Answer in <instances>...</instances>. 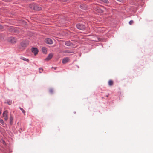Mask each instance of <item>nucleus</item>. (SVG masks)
Returning a JSON list of instances; mask_svg holds the SVG:
<instances>
[{
    "label": "nucleus",
    "mask_w": 153,
    "mask_h": 153,
    "mask_svg": "<svg viewBox=\"0 0 153 153\" xmlns=\"http://www.w3.org/2000/svg\"><path fill=\"white\" fill-rule=\"evenodd\" d=\"M3 28V27L1 25H0V29H2Z\"/></svg>",
    "instance_id": "obj_27"
},
{
    "label": "nucleus",
    "mask_w": 153,
    "mask_h": 153,
    "mask_svg": "<svg viewBox=\"0 0 153 153\" xmlns=\"http://www.w3.org/2000/svg\"><path fill=\"white\" fill-rule=\"evenodd\" d=\"M45 42L48 44L51 45L53 43V40L49 38H47L45 39Z\"/></svg>",
    "instance_id": "obj_5"
},
{
    "label": "nucleus",
    "mask_w": 153,
    "mask_h": 153,
    "mask_svg": "<svg viewBox=\"0 0 153 153\" xmlns=\"http://www.w3.org/2000/svg\"><path fill=\"white\" fill-rule=\"evenodd\" d=\"M42 51L44 53H46L47 52V50L45 47H43L42 48Z\"/></svg>",
    "instance_id": "obj_15"
},
{
    "label": "nucleus",
    "mask_w": 153,
    "mask_h": 153,
    "mask_svg": "<svg viewBox=\"0 0 153 153\" xmlns=\"http://www.w3.org/2000/svg\"><path fill=\"white\" fill-rule=\"evenodd\" d=\"M53 90L51 88L50 89L49 92L51 94H52L53 93Z\"/></svg>",
    "instance_id": "obj_23"
},
{
    "label": "nucleus",
    "mask_w": 153,
    "mask_h": 153,
    "mask_svg": "<svg viewBox=\"0 0 153 153\" xmlns=\"http://www.w3.org/2000/svg\"><path fill=\"white\" fill-rule=\"evenodd\" d=\"M0 123L2 125H4V124L3 120L1 118H0Z\"/></svg>",
    "instance_id": "obj_19"
},
{
    "label": "nucleus",
    "mask_w": 153,
    "mask_h": 153,
    "mask_svg": "<svg viewBox=\"0 0 153 153\" xmlns=\"http://www.w3.org/2000/svg\"><path fill=\"white\" fill-rule=\"evenodd\" d=\"M8 40L11 43H15L16 42L17 39L15 37H10L8 38Z\"/></svg>",
    "instance_id": "obj_4"
},
{
    "label": "nucleus",
    "mask_w": 153,
    "mask_h": 153,
    "mask_svg": "<svg viewBox=\"0 0 153 153\" xmlns=\"http://www.w3.org/2000/svg\"><path fill=\"white\" fill-rule=\"evenodd\" d=\"M64 52L65 53H72V52H70L69 50H68L65 51Z\"/></svg>",
    "instance_id": "obj_21"
},
{
    "label": "nucleus",
    "mask_w": 153,
    "mask_h": 153,
    "mask_svg": "<svg viewBox=\"0 0 153 153\" xmlns=\"http://www.w3.org/2000/svg\"><path fill=\"white\" fill-rule=\"evenodd\" d=\"M53 56L52 53H50L48 55L47 57L45 59V60L48 61L51 59Z\"/></svg>",
    "instance_id": "obj_9"
},
{
    "label": "nucleus",
    "mask_w": 153,
    "mask_h": 153,
    "mask_svg": "<svg viewBox=\"0 0 153 153\" xmlns=\"http://www.w3.org/2000/svg\"><path fill=\"white\" fill-rule=\"evenodd\" d=\"M113 84V81L112 80H109L108 81V85L110 86H112Z\"/></svg>",
    "instance_id": "obj_18"
},
{
    "label": "nucleus",
    "mask_w": 153,
    "mask_h": 153,
    "mask_svg": "<svg viewBox=\"0 0 153 153\" xmlns=\"http://www.w3.org/2000/svg\"><path fill=\"white\" fill-rule=\"evenodd\" d=\"M19 109L22 111V112L25 115V111L21 107H19Z\"/></svg>",
    "instance_id": "obj_20"
},
{
    "label": "nucleus",
    "mask_w": 153,
    "mask_h": 153,
    "mask_svg": "<svg viewBox=\"0 0 153 153\" xmlns=\"http://www.w3.org/2000/svg\"><path fill=\"white\" fill-rule=\"evenodd\" d=\"M52 68H53L54 70H56V68H57V67H52Z\"/></svg>",
    "instance_id": "obj_28"
},
{
    "label": "nucleus",
    "mask_w": 153,
    "mask_h": 153,
    "mask_svg": "<svg viewBox=\"0 0 153 153\" xmlns=\"http://www.w3.org/2000/svg\"><path fill=\"white\" fill-rule=\"evenodd\" d=\"M62 1H67V0H62Z\"/></svg>",
    "instance_id": "obj_31"
},
{
    "label": "nucleus",
    "mask_w": 153,
    "mask_h": 153,
    "mask_svg": "<svg viewBox=\"0 0 153 153\" xmlns=\"http://www.w3.org/2000/svg\"><path fill=\"white\" fill-rule=\"evenodd\" d=\"M30 7L36 10H41V7L35 4H31L30 6Z\"/></svg>",
    "instance_id": "obj_2"
},
{
    "label": "nucleus",
    "mask_w": 153,
    "mask_h": 153,
    "mask_svg": "<svg viewBox=\"0 0 153 153\" xmlns=\"http://www.w3.org/2000/svg\"><path fill=\"white\" fill-rule=\"evenodd\" d=\"M13 117L11 114L10 115V123L11 125L13 124Z\"/></svg>",
    "instance_id": "obj_12"
},
{
    "label": "nucleus",
    "mask_w": 153,
    "mask_h": 153,
    "mask_svg": "<svg viewBox=\"0 0 153 153\" xmlns=\"http://www.w3.org/2000/svg\"><path fill=\"white\" fill-rule=\"evenodd\" d=\"M4 120L5 121H7L8 120V116L6 117H4Z\"/></svg>",
    "instance_id": "obj_26"
},
{
    "label": "nucleus",
    "mask_w": 153,
    "mask_h": 153,
    "mask_svg": "<svg viewBox=\"0 0 153 153\" xmlns=\"http://www.w3.org/2000/svg\"><path fill=\"white\" fill-rule=\"evenodd\" d=\"M10 0H4V1L6 2H8Z\"/></svg>",
    "instance_id": "obj_29"
},
{
    "label": "nucleus",
    "mask_w": 153,
    "mask_h": 153,
    "mask_svg": "<svg viewBox=\"0 0 153 153\" xmlns=\"http://www.w3.org/2000/svg\"><path fill=\"white\" fill-rule=\"evenodd\" d=\"M5 103H7L9 105H11L12 103V100H7L5 101Z\"/></svg>",
    "instance_id": "obj_11"
},
{
    "label": "nucleus",
    "mask_w": 153,
    "mask_h": 153,
    "mask_svg": "<svg viewBox=\"0 0 153 153\" xmlns=\"http://www.w3.org/2000/svg\"><path fill=\"white\" fill-rule=\"evenodd\" d=\"M43 71V69L42 68H39V71L40 73H41Z\"/></svg>",
    "instance_id": "obj_22"
},
{
    "label": "nucleus",
    "mask_w": 153,
    "mask_h": 153,
    "mask_svg": "<svg viewBox=\"0 0 153 153\" xmlns=\"http://www.w3.org/2000/svg\"><path fill=\"white\" fill-rule=\"evenodd\" d=\"M117 1L120 2H121V1H122V0H117Z\"/></svg>",
    "instance_id": "obj_30"
},
{
    "label": "nucleus",
    "mask_w": 153,
    "mask_h": 153,
    "mask_svg": "<svg viewBox=\"0 0 153 153\" xmlns=\"http://www.w3.org/2000/svg\"><path fill=\"white\" fill-rule=\"evenodd\" d=\"M95 10L98 11V12L100 13H102L103 12L102 10L100 9L99 7L96 6L95 7Z\"/></svg>",
    "instance_id": "obj_13"
},
{
    "label": "nucleus",
    "mask_w": 153,
    "mask_h": 153,
    "mask_svg": "<svg viewBox=\"0 0 153 153\" xmlns=\"http://www.w3.org/2000/svg\"><path fill=\"white\" fill-rule=\"evenodd\" d=\"M106 97H108V95H106Z\"/></svg>",
    "instance_id": "obj_32"
},
{
    "label": "nucleus",
    "mask_w": 153,
    "mask_h": 153,
    "mask_svg": "<svg viewBox=\"0 0 153 153\" xmlns=\"http://www.w3.org/2000/svg\"><path fill=\"white\" fill-rule=\"evenodd\" d=\"M20 59H22L24 61H27V62H29V60L28 59H26V58H25L21 56L20 57Z\"/></svg>",
    "instance_id": "obj_16"
},
{
    "label": "nucleus",
    "mask_w": 153,
    "mask_h": 153,
    "mask_svg": "<svg viewBox=\"0 0 153 153\" xmlns=\"http://www.w3.org/2000/svg\"><path fill=\"white\" fill-rule=\"evenodd\" d=\"M8 111L7 110H5L3 114V117H6L8 116Z\"/></svg>",
    "instance_id": "obj_10"
},
{
    "label": "nucleus",
    "mask_w": 153,
    "mask_h": 153,
    "mask_svg": "<svg viewBox=\"0 0 153 153\" xmlns=\"http://www.w3.org/2000/svg\"><path fill=\"white\" fill-rule=\"evenodd\" d=\"M100 1L105 4H108L109 3L108 0H100Z\"/></svg>",
    "instance_id": "obj_17"
},
{
    "label": "nucleus",
    "mask_w": 153,
    "mask_h": 153,
    "mask_svg": "<svg viewBox=\"0 0 153 153\" xmlns=\"http://www.w3.org/2000/svg\"><path fill=\"white\" fill-rule=\"evenodd\" d=\"M31 51L36 56L38 54V50L36 48L33 47L31 49Z\"/></svg>",
    "instance_id": "obj_6"
},
{
    "label": "nucleus",
    "mask_w": 153,
    "mask_h": 153,
    "mask_svg": "<svg viewBox=\"0 0 153 153\" xmlns=\"http://www.w3.org/2000/svg\"><path fill=\"white\" fill-rule=\"evenodd\" d=\"M80 8L84 10H86L88 8L87 5L86 4H82L80 5Z\"/></svg>",
    "instance_id": "obj_7"
},
{
    "label": "nucleus",
    "mask_w": 153,
    "mask_h": 153,
    "mask_svg": "<svg viewBox=\"0 0 153 153\" xmlns=\"http://www.w3.org/2000/svg\"><path fill=\"white\" fill-rule=\"evenodd\" d=\"M76 27L78 29L82 30H85L86 27L85 25L80 23L77 24Z\"/></svg>",
    "instance_id": "obj_1"
},
{
    "label": "nucleus",
    "mask_w": 153,
    "mask_h": 153,
    "mask_svg": "<svg viewBox=\"0 0 153 153\" xmlns=\"http://www.w3.org/2000/svg\"><path fill=\"white\" fill-rule=\"evenodd\" d=\"M65 44L66 46H71V43L69 41H66L65 42Z\"/></svg>",
    "instance_id": "obj_14"
},
{
    "label": "nucleus",
    "mask_w": 153,
    "mask_h": 153,
    "mask_svg": "<svg viewBox=\"0 0 153 153\" xmlns=\"http://www.w3.org/2000/svg\"><path fill=\"white\" fill-rule=\"evenodd\" d=\"M82 20V18H79L77 19V21L78 22H80V21H81Z\"/></svg>",
    "instance_id": "obj_25"
},
{
    "label": "nucleus",
    "mask_w": 153,
    "mask_h": 153,
    "mask_svg": "<svg viewBox=\"0 0 153 153\" xmlns=\"http://www.w3.org/2000/svg\"><path fill=\"white\" fill-rule=\"evenodd\" d=\"M29 41L27 40L22 41L20 43V45L22 47L25 48L29 45Z\"/></svg>",
    "instance_id": "obj_3"
},
{
    "label": "nucleus",
    "mask_w": 153,
    "mask_h": 153,
    "mask_svg": "<svg viewBox=\"0 0 153 153\" xmlns=\"http://www.w3.org/2000/svg\"><path fill=\"white\" fill-rule=\"evenodd\" d=\"M77 66L78 68H79V66Z\"/></svg>",
    "instance_id": "obj_33"
},
{
    "label": "nucleus",
    "mask_w": 153,
    "mask_h": 153,
    "mask_svg": "<svg viewBox=\"0 0 153 153\" xmlns=\"http://www.w3.org/2000/svg\"><path fill=\"white\" fill-rule=\"evenodd\" d=\"M69 61V59L68 57H66L63 59L62 63L63 64H65Z\"/></svg>",
    "instance_id": "obj_8"
},
{
    "label": "nucleus",
    "mask_w": 153,
    "mask_h": 153,
    "mask_svg": "<svg viewBox=\"0 0 153 153\" xmlns=\"http://www.w3.org/2000/svg\"><path fill=\"white\" fill-rule=\"evenodd\" d=\"M133 22V21L132 20H130L129 22V23L130 25H131Z\"/></svg>",
    "instance_id": "obj_24"
}]
</instances>
